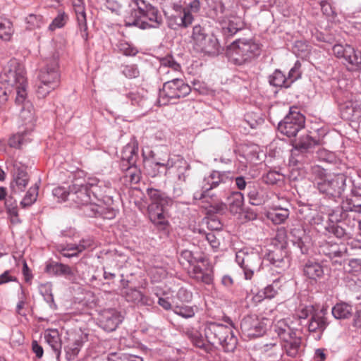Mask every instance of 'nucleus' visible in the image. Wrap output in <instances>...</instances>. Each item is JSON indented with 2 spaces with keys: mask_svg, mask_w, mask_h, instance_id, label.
Masks as SVG:
<instances>
[{
  "mask_svg": "<svg viewBox=\"0 0 361 361\" xmlns=\"http://www.w3.org/2000/svg\"><path fill=\"white\" fill-rule=\"evenodd\" d=\"M156 166H164L166 170L176 169L178 180L185 182L188 174H186L189 165L180 156H170L167 153L163 157H154Z\"/></svg>",
  "mask_w": 361,
  "mask_h": 361,
  "instance_id": "obj_16",
  "label": "nucleus"
},
{
  "mask_svg": "<svg viewBox=\"0 0 361 361\" xmlns=\"http://www.w3.org/2000/svg\"><path fill=\"white\" fill-rule=\"evenodd\" d=\"M150 221L159 229H164L169 225L166 211L149 214Z\"/></svg>",
  "mask_w": 361,
  "mask_h": 361,
  "instance_id": "obj_49",
  "label": "nucleus"
},
{
  "mask_svg": "<svg viewBox=\"0 0 361 361\" xmlns=\"http://www.w3.org/2000/svg\"><path fill=\"white\" fill-rule=\"evenodd\" d=\"M290 235L293 245L296 246L302 254L307 253L310 238L305 231L300 227H295L291 229Z\"/></svg>",
  "mask_w": 361,
  "mask_h": 361,
  "instance_id": "obj_28",
  "label": "nucleus"
},
{
  "mask_svg": "<svg viewBox=\"0 0 361 361\" xmlns=\"http://www.w3.org/2000/svg\"><path fill=\"white\" fill-rule=\"evenodd\" d=\"M190 37L192 49L196 52L207 55H217L219 53L220 46L217 38L208 35L205 27L200 24L193 26Z\"/></svg>",
  "mask_w": 361,
  "mask_h": 361,
  "instance_id": "obj_7",
  "label": "nucleus"
},
{
  "mask_svg": "<svg viewBox=\"0 0 361 361\" xmlns=\"http://www.w3.org/2000/svg\"><path fill=\"white\" fill-rule=\"evenodd\" d=\"M305 276L315 281L322 279L324 276V266L314 260H308L303 267Z\"/></svg>",
  "mask_w": 361,
  "mask_h": 361,
  "instance_id": "obj_31",
  "label": "nucleus"
},
{
  "mask_svg": "<svg viewBox=\"0 0 361 361\" xmlns=\"http://www.w3.org/2000/svg\"><path fill=\"white\" fill-rule=\"evenodd\" d=\"M68 19V15L64 12H59L57 16L52 20L49 26V30L54 31L57 28L63 27Z\"/></svg>",
  "mask_w": 361,
  "mask_h": 361,
  "instance_id": "obj_55",
  "label": "nucleus"
},
{
  "mask_svg": "<svg viewBox=\"0 0 361 361\" xmlns=\"http://www.w3.org/2000/svg\"><path fill=\"white\" fill-rule=\"evenodd\" d=\"M244 195L240 192H233L228 197L229 211L233 214H240L243 211Z\"/></svg>",
  "mask_w": 361,
  "mask_h": 361,
  "instance_id": "obj_38",
  "label": "nucleus"
},
{
  "mask_svg": "<svg viewBox=\"0 0 361 361\" xmlns=\"http://www.w3.org/2000/svg\"><path fill=\"white\" fill-rule=\"evenodd\" d=\"M170 68L173 72H178L180 69V66L178 63L171 56H167L161 60V66L159 71L164 73H169Z\"/></svg>",
  "mask_w": 361,
  "mask_h": 361,
  "instance_id": "obj_47",
  "label": "nucleus"
},
{
  "mask_svg": "<svg viewBox=\"0 0 361 361\" xmlns=\"http://www.w3.org/2000/svg\"><path fill=\"white\" fill-rule=\"evenodd\" d=\"M191 92V87L183 80L173 78L164 83L159 90L157 103L166 106L169 103H176L177 99L185 97Z\"/></svg>",
  "mask_w": 361,
  "mask_h": 361,
  "instance_id": "obj_8",
  "label": "nucleus"
},
{
  "mask_svg": "<svg viewBox=\"0 0 361 361\" xmlns=\"http://www.w3.org/2000/svg\"><path fill=\"white\" fill-rule=\"evenodd\" d=\"M345 271L357 276L361 274V259H352L349 260L348 264L344 267Z\"/></svg>",
  "mask_w": 361,
  "mask_h": 361,
  "instance_id": "obj_57",
  "label": "nucleus"
},
{
  "mask_svg": "<svg viewBox=\"0 0 361 361\" xmlns=\"http://www.w3.org/2000/svg\"><path fill=\"white\" fill-rule=\"evenodd\" d=\"M39 84L36 90L39 98L46 97L51 92L58 88L61 82L59 66V55L53 54L44 60V65L38 75Z\"/></svg>",
  "mask_w": 361,
  "mask_h": 361,
  "instance_id": "obj_3",
  "label": "nucleus"
},
{
  "mask_svg": "<svg viewBox=\"0 0 361 361\" xmlns=\"http://www.w3.org/2000/svg\"><path fill=\"white\" fill-rule=\"evenodd\" d=\"M334 211H339L338 214L341 215V218L346 217V213L348 212L361 214V202L347 198L342 202L341 208Z\"/></svg>",
  "mask_w": 361,
  "mask_h": 361,
  "instance_id": "obj_39",
  "label": "nucleus"
},
{
  "mask_svg": "<svg viewBox=\"0 0 361 361\" xmlns=\"http://www.w3.org/2000/svg\"><path fill=\"white\" fill-rule=\"evenodd\" d=\"M88 335L80 333L73 343H69L64 348L66 352V358L68 361L74 360L78 355L83 344L87 341Z\"/></svg>",
  "mask_w": 361,
  "mask_h": 361,
  "instance_id": "obj_30",
  "label": "nucleus"
},
{
  "mask_svg": "<svg viewBox=\"0 0 361 361\" xmlns=\"http://www.w3.org/2000/svg\"><path fill=\"white\" fill-rule=\"evenodd\" d=\"M53 195L57 197L60 201H70L69 199V190L67 191L66 188L63 187H57L53 190Z\"/></svg>",
  "mask_w": 361,
  "mask_h": 361,
  "instance_id": "obj_62",
  "label": "nucleus"
},
{
  "mask_svg": "<svg viewBox=\"0 0 361 361\" xmlns=\"http://www.w3.org/2000/svg\"><path fill=\"white\" fill-rule=\"evenodd\" d=\"M123 320L121 312L116 309L105 310L101 314L99 326L105 331L111 332L116 329Z\"/></svg>",
  "mask_w": 361,
  "mask_h": 361,
  "instance_id": "obj_20",
  "label": "nucleus"
},
{
  "mask_svg": "<svg viewBox=\"0 0 361 361\" xmlns=\"http://www.w3.org/2000/svg\"><path fill=\"white\" fill-rule=\"evenodd\" d=\"M122 73L129 79H133L139 77L140 71L137 66L135 64H128L122 66Z\"/></svg>",
  "mask_w": 361,
  "mask_h": 361,
  "instance_id": "obj_59",
  "label": "nucleus"
},
{
  "mask_svg": "<svg viewBox=\"0 0 361 361\" xmlns=\"http://www.w3.org/2000/svg\"><path fill=\"white\" fill-rule=\"evenodd\" d=\"M319 144V140L314 139L309 135H305L295 140L293 144V154L298 156L300 154L310 153L312 149Z\"/></svg>",
  "mask_w": 361,
  "mask_h": 361,
  "instance_id": "obj_26",
  "label": "nucleus"
},
{
  "mask_svg": "<svg viewBox=\"0 0 361 361\" xmlns=\"http://www.w3.org/2000/svg\"><path fill=\"white\" fill-rule=\"evenodd\" d=\"M333 52L337 58L344 60L348 69L353 71L361 69V51L355 50L352 46L337 44L333 47Z\"/></svg>",
  "mask_w": 361,
  "mask_h": 361,
  "instance_id": "obj_12",
  "label": "nucleus"
},
{
  "mask_svg": "<svg viewBox=\"0 0 361 361\" xmlns=\"http://www.w3.org/2000/svg\"><path fill=\"white\" fill-rule=\"evenodd\" d=\"M121 295L128 302H132L137 305L151 306L153 305V300L144 295L141 291L136 288H130L121 290Z\"/></svg>",
  "mask_w": 361,
  "mask_h": 361,
  "instance_id": "obj_22",
  "label": "nucleus"
},
{
  "mask_svg": "<svg viewBox=\"0 0 361 361\" xmlns=\"http://www.w3.org/2000/svg\"><path fill=\"white\" fill-rule=\"evenodd\" d=\"M80 36L85 41L88 39L86 13L82 0H73Z\"/></svg>",
  "mask_w": 361,
  "mask_h": 361,
  "instance_id": "obj_24",
  "label": "nucleus"
},
{
  "mask_svg": "<svg viewBox=\"0 0 361 361\" xmlns=\"http://www.w3.org/2000/svg\"><path fill=\"white\" fill-rule=\"evenodd\" d=\"M45 272L51 276H72L73 272L71 267L67 264L59 263L56 262H51L47 264Z\"/></svg>",
  "mask_w": 361,
  "mask_h": 361,
  "instance_id": "obj_34",
  "label": "nucleus"
},
{
  "mask_svg": "<svg viewBox=\"0 0 361 361\" xmlns=\"http://www.w3.org/2000/svg\"><path fill=\"white\" fill-rule=\"evenodd\" d=\"M300 66L301 64L299 61H296L294 64V66L289 71L288 76H286L287 82L289 87L296 80L300 78Z\"/></svg>",
  "mask_w": 361,
  "mask_h": 361,
  "instance_id": "obj_58",
  "label": "nucleus"
},
{
  "mask_svg": "<svg viewBox=\"0 0 361 361\" xmlns=\"http://www.w3.org/2000/svg\"><path fill=\"white\" fill-rule=\"evenodd\" d=\"M186 335L194 345L200 348H205L204 341L197 331H188Z\"/></svg>",
  "mask_w": 361,
  "mask_h": 361,
  "instance_id": "obj_60",
  "label": "nucleus"
},
{
  "mask_svg": "<svg viewBox=\"0 0 361 361\" xmlns=\"http://www.w3.org/2000/svg\"><path fill=\"white\" fill-rule=\"evenodd\" d=\"M173 311L176 314L184 319H190L195 315L197 307L195 306H189L185 305H176L173 306Z\"/></svg>",
  "mask_w": 361,
  "mask_h": 361,
  "instance_id": "obj_48",
  "label": "nucleus"
},
{
  "mask_svg": "<svg viewBox=\"0 0 361 361\" xmlns=\"http://www.w3.org/2000/svg\"><path fill=\"white\" fill-rule=\"evenodd\" d=\"M77 248L76 244L69 243L66 245H60L58 250L63 257L71 258L79 255Z\"/></svg>",
  "mask_w": 361,
  "mask_h": 361,
  "instance_id": "obj_52",
  "label": "nucleus"
},
{
  "mask_svg": "<svg viewBox=\"0 0 361 361\" xmlns=\"http://www.w3.org/2000/svg\"><path fill=\"white\" fill-rule=\"evenodd\" d=\"M326 314V310L322 309L312 314L308 321V331L317 334L315 338L317 340L321 338L322 333L328 326Z\"/></svg>",
  "mask_w": 361,
  "mask_h": 361,
  "instance_id": "obj_18",
  "label": "nucleus"
},
{
  "mask_svg": "<svg viewBox=\"0 0 361 361\" xmlns=\"http://www.w3.org/2000/svg\"><path fill=\"white\" fill-rule=\"evenodd\" d=\"M339 211H333L330 214L329 222L325 226L326 231L338 238L344 240L352 239L355 234L357 220L341 218Z\"/></svg>",
  "mask_w": 361,
  "mask_h": 361,
  "instance_id": "obj_9",
  "label": "nucleus"
},
{
  "mask_svg": "<svg viewBox=\"0 0 361 361\" xmlns=\"http://www.w3.org/2000/svg\"><path fill=\"white\" fill-rule=\"evenodd\" d=\"M342 118L357 121L361 118V106L355 102L348 101L340 105Z\"/></svg>",
  "mask_w": 361,
  "mask_h": 361,
  "instance_id": "obj_27",
  "label": "nucleus"
},
{
  "mask_svg": "<svg viewBox=\"0 0 361 361\" xmlns=\"http://www.w3.org/2000/svg\"><path fill=\"white\" fill-rule=\"evenodd\" d=\"M129 7L124 20L126 27L135 26L145 30L158 27L162 23L158 10L144 0H132Z\"/></svg>",
  "mask_w": 361,
  "mask_h": 361,
  "instance_id": "obj_1",
  "label": "nucleus"
},
{
  "mask_svg": "<svg viewBox=\"0 0 361 361\" xmlns=\"http://www.w3.org/2000/svg\"><path fill=\"white\" fill-rule=\"evenodd\" d=\"M319 252L329 258L342 257L348 252L345 244L324 242L320 245Z\"/></svg>",
  "mask_w": 361,
  "mask_h": 361,
  "instance_id": "obj_29",
  "label": "nucleus"
},
{
  "mask_svg": "<svg viewBox=\"0 0 361 361\" xmlns=\"http://www.w3.org/2000/svg\"><path fill=\"white\" fill-rule=\"evenodd\" d=\"M117 47L119 51L125 56H134L138 52L135 47L126 41H120L117 44Z\"/></svg>",
  "mask_w": 361,
  "mask_h": 361,
  "instance_id": "obj_53",
  "label": "nucleus"
},
{
  "mask_svg": "<svg viewBox=\"0 0 361 361\" xmlns=\"http://www.w3.org/2000/svg\"><path fill=\"white\" fill-rule=\"evenodd\" d=\"M89 190L92 197L95 200H103L106 197H109L108 190L110 188L105 186L103 183L97 180H91L87 182Z\"/></svg>",
  "mask_w": 361,
  "mask_h": 361,
  "instance_id": "obj_35",
  "label": "nucleus"
},
{
  "mask_svg": "<svg viewBox=\"0 0 361 361\" xmlns=\"http://www.w3.org/2000/svg\"><path fill=\"white\" fill-rule=\"evenodd\" d=\"M25 142L24 133H18L11 136L8 140L11 147L19 148Z\"/></svg>",
  "mask_w": 361,
  "mask_h": 361,
  "instance_id": "obj_61",
  "label": "nucleus"
},
{
  "mask_svg": "<svg viewBox=\"0 0 361 361\" xmlns=\"http://www.w3.org/2000/svg\"><path fill=\"white\" fill-rule=\"evenodd\" d=\"M200 233L202 234V235L204 237V238L207 240V242L209 243V245L213 248H218L219 246V241L216 238V235L213 232H209L206 233L205 231L202 232L200 231Z\"/></svg>",
  "mask_w": 361,
  "mask_h": 361,
  "instance_id": "obj_64",
  "label": "nucleus"
},
{
  "mask_svg": "<svg viewBox=\"0 0 361 361\" xmlns=\"http://www.w3.org/2000/svg\"><path fill=\"white\" fill-rule=\"evenodd\" d=\"M247 196L249 202L252 205H260L264 203V197L259 185L252 181H248Z\"/></svg>",
  "mask_w": 361,
  "mask_h": 361,
  "instance_id": "obj_36",
  "label": "nucleus"
},
{
  "mask_svg": "<svg viewBox=\"0 0 361 361\" xmlns=\"http://www.w3.org/2000/svg\"><path fill=\"white\" fill-rule=\"evenodd\" d=\"M233 327L216 322H209L204 327V336L212 345H219L227 353L233 352L238 344V339L232 330Z\"/></svg>",
  "mask_w": 361,
  "mask_h": 361,
  "instance_id": "obj_5",
  "label": "nucleus"
},
{
  "mask_svg": "<svg viewBox=\"0 0 361 361\" xmlns=\"http://www.w3.org/2000/svg\"><path fill=\"white\" fill-rule=\"evenodd\" d=\"M229 181L228 176L225 172L213 171L202 181L201 189L195 192V200H204L209 196V191L221 185H225Z\"/></svg>",
  "mask_w": 361,
  "mask_h": 361,
  "instance_id": "obj_14",
  "label": "nucleus"
},
{
  "mask_svg": "<svg viewBox=\"0 0 361 361\" xmlns=\"http://www.w3.org/2000/svg\"><path fill=\"white\" fill-rule=\"evenodd\" d=\"M138 159V144L132 142L127 144L121 152V168L125 169L126 166L135 165Z\"/></svg>",
  "mask_w": 361,
  "mask_h": 361,
  "instance_id": "obj_25",
  "label": "nucleus"
},
{
  "mask_svg": "<svg viewBox=\"0 0 361 361\" xmlns=\"http://www.w3.org/2000/svg\"><path fill=\"white\" fill-rule=\"evenodd\" d=\"M256 352L259 361H277L283 356L282 348L276 342L264 344Z\"/></svg>",
  "mask_w": 361,
  "mask_h": 361,
  "instance_id": "obj_19",
  "label": "nucleus"
},
{
  "mask_svg": "<svg viewBox=\"0 0 361 361\" xmlns=\"http://www.w3.org/2000/svg\"><path fill=\"white\" fill-rule=\"evenodd\" d=\"M347 177L343 173L330 176L317 183L319 192L326 197L336 201L340 198L346 187Z\"/></svg>",
  "mask_w": 361,
  "mask_h": 361,
  "instance_id": "obj_10",
  "label": "nucleus"
},
{
  "mask_svg": "<svg viewBox=\"0 0 361 361\" xmlns=\"http://www.w3.org/2000/svg\"><path fill=\"white\" fill-rule=\"evenodd\" d=\"M177 298L183 302H188L192 299V293L185 288H180L176 294Z\"/></svg>",
  "mask_w": 361,
  "mask_h": 361,
  "instance_id": "obj_63",
  "label": "nucleus"
},
{
  "mask_svg": "<svg viewBox=\"0 0 361 361\" xmlns=\"http://www.w3.org/2000/svg\"><path fill=\"white\" fill-rule=\"evenodd\" d=\"M69 199L78 206L87 205L94 203L90 195L87 182L85 183H74L69 187Z\"/></svg>",
  "mask_w": 361,
  "mask_h": 361,
  "instance_id": "obj_17",
  "label": "nucleus"
},
{
  "mask_svg": "<svg viewBox=\"0 0 361 361\" xmlns=\"http://www.w3.org/2000/svg\"><path fill=\"white\" fill-rule=\"evenodd\" d=\"M212 200L211 196L209 197L202 200L203 202L209 203V206L207 207V212L209 214H223L227 209V205L222 202H209L208 200Z\"/></svg>",
  "mask_w": 361,
  "mask_h": 361,
  "instance_id": "obj_50",
  "label": "nucleus"
},
{
  "mask_svg": "<svg viewBox=\"0 0 361 361\" xmlns=\"http://www.w3.org/2000/svg\"><path fill=\"white\" fill-rule=\"evenodd\" d=\"M14 32L12 23L0 18V38L4 41H10Z\"/></svg>",
  "mask_w": 361,
  "mask_h": 361,
  "instance_id": "obj_45",
  "label": "nucleus"
},
{
  "mask_svg": "<svg viewBox=\"0 0 361 361\" xmlns=\"http://www.w3.org/2000/svg\"><path fill=\"white\" fill-rule=\"evenodd\" d=\"M305 118L298 111V108L292 106L289 113L279 122L278 130L288 137H295L305 128Z\"/></svg>",
  "mask_w": 361,
  "mask_h": 361,
  "instance_id": "obj_11",
  "label": "nucleus"
},
{
  "mask_svg": "<svg viewBox=\"0 0 361 361\" xmlns=\"http://www.w3.org/2000/svg\"><path fill=\"white\" fill-rule=\"evenodd\" d=\"M18 104H22V108L20 112V117L23 121L25 125L32 126L34 125L35 119V109L32 104L26 100V97L23 102H16Z\"/></svg>",
  "mask_w": 361,
  "mask_h": 361,
  "instance_id": "obj_37",
  "label": "nucleus"
},
{
  "mask_svg": "<svg viewBox=\"0 0 361 361\" xmlns=\"http://www.w3.org/2000/svg\"><path fill=\"white\" fill-rule=\"evenodd\" d=\"M125 171V177L131 183H137L140 180V171L135 165L126 166L125 169H122Z\"/></svg>",
  "mask_w": 361,
  "mask_h": 361,
  "instance_id": "obj_51",
  "label": "nucleus"
},
{
  "mask_svg": "<svg viewBox=\"0 0 361 361\" xmlns=\"http://www.w3.org/2000/svg\"><path fill=\"white\" fill-rule=\"evenodd\" d=\"M273 328L281 341L290 338V336L295 333L285 319L276 321L274 324Z\"/></svg>",
  "mask_w": 361,
  "mask_h": 361,
  "instance_id": "obj_40",
  "label": "nucleus"
},
{
  "mask_svg": "<svg viewBox=\"0 0 361 361\" xmlns=\"http://www.w3.org/2000/svg\"><path fill=\"white\" fill-rule=\"evenodd\" d=\"M269 323V320L267 318H259L257 315H247L240 322V329L243 334L249 338L259 337L266 332Z\"/></svg>",
  "mask_w": 361,
  "mask_h": 361,
  "instance_id": "obj_13",
  "label": "nucleus"
},
{
  "mask_svg": "<svg viewBox=\"0 0 361 361\" xmlns=\"http://www.w3.org/2000/svg\"><path fill=\"white\" fill-rule=\"evenodd\" d=\"M289 216V211L287 209H274L268 213V218L275 224L283 223Z\"/></svg>",
  "mask_w": 361,
  "mask_h": 361,
  "instance_id": "obj_46",
  "label": "nucleus"
},
{
  "mask_svg": "<svg viewBox=\"0 0 361 361\" xmlns=\"http://www.w3.org/2000/svg\"><path fill=\"white\" fill-rule=\"evenodd\" d=\"M44 338L59 357L61 353V343L58 331H49L45 334Z\"/></svg>",
  "mask_w": 361,
  "mask_h": 361,
  "instance_id": "obj_42",
  "label": "nucleus"
},
{
  "mask_svg": "<svg viewBox=\"0 0 361 361\" xmlns=\"http://www.w3.org/2000/svg\"><path fill=\"white\" fill-rule=\"evenodd\" d=\"M147 194L149 199L148 206L167 207L172 203V200L167 195L155 188H147Z\"/></svg>",
  "mask_w": 361,
  "mask_h": 361,
  "instance_id": "obj_32",
  "label": "nucleus"
},
{
  "mask_svg": "<svg viewBox=\"0 0 361 361\" xmlns=\"http://www.w3.org/2000/svg\"><path fill=\"white\" fill-rule=\"evenodd\" d=\"M331 312L337 319H348L352 315L353 307L346 302H339L333 307Z\"/></svg>",
  "mask_w": 361,
  "mask_h": 361,
  "instance_id": "obj_41",
  "label": "nucleus"
},
{
  "mask_svg": "<svg viewBox=\"0 0 361 361\" xmlns=\"http://www.w3.org/2000/svg\"><path fill=\"white\" fill-rule=\"evenodd\" d=\"M39 183H35L33 186H31L27 191L25 197L20 202V206L23 208L30 207L37 200L39 192Z\"/></svg>",
  "mask_w": 361,
  "mask_h": 361,
  "instance_id": "obj_44",
  "label": "nucleus"
},
{
  "mask_svg": "<svg viewBox=\"0 0 361 361\" xmlns=\"http://www.w3.org/2000/svg\"><path fill=\"white\" fill-rule=\"evenodd\" d=\"M30 178L25 169L22 166H14L13 179L10 183L12 194H19L27 187Z\"/></svg>",
  "mask_w": 361,
  "mask_h": 361,
  "instance_id": "obj_21",
  "label": "nucleus"
},
{
  "mask_svg": "<svg viewBox=\"0 0 361 361\" xmlns=\"http://www.w3.org/2000/svg\"><path fill=\"white\" fill-rule=\"evenodd\" d=\"M0 84L15 90L16 102H23L27 97L25 71L16 59H11L4 66L0 75Z\"/></svg>",
  "mask_w": 361,
  "mask_h": 361,
  "instance_id": "obj_2",
  "label": "nucleus"
},
{
  "mask_svg": "<svg viewBox=\"0 0 361 361\" xmlns=\"http://www.w3.org/2000/svg\"><path fill=\"white\" fill-rule=\"evenodd\" d=\"M281 341L282 350L284 349L288 356L295 357L299 354L301 348V338L297 336L295 333L290 336V338H286Z\"/></svg>",
  "mask_w": 361,
  "mask_h": 361,
  "instance_id": "obj_33",
  "label": "nucleus"
},
{
  "mask_svg": "<svg viewBox=\"0 0 361 361\" xmlns=\"http://www.w3.org/2000/svg\"><path fill=\"white\" fill-rule=\"evenodd\" d=\"M235 261L243 269L245 279H251L255 271H259L262 264V259L258 253H250L243 250L238 251L235 255Z\"/></svg>",
  "mask_w": 361,
  "mask_h": 361,
  "instance_id": "obj_15",
  "label": "nucleus"
},
{
  "mask_svg": "<svg viewBox=\"0 0 361 361\" xmlns=\"http://www.w3.org/2000/svg\"><path fill=\"white\" fill-rule=\"evenodd\" d=\"M193 21L194 17L188 9L178 14H172L167 19L168 26L173 30L187 28Z\"/></svg>",
  "mask_w": 361,
  "mask_h": 361,
  "instance_id": "obj_23",
  "label": "nucleus"
},
{
  "mask_svg": "<svg viewBox=\"0 0 361 361\" xmlns=\"http://www.w3.org/2000/svg\"><path fill=\"white\" fill-rule=\"evenodd\" d=\"M179 261L187 262L192 267L189 271L190 276L198 282L212 284L214 280L212 268L206 260L204 255L200 252L184 250L180 252Z\"/></svg>",
  "mask_w": 361,
  "mask_h": 361,
  "instance_id": "obj_4",
  "label": "nucleus"
},
{
  "mask_svg": "<svg viewBox=\"0 0 361 361\" xmlns=\"http://www.w3.org/2000/svg\"><path fill=\"white\" fill-rule=\"evenodd\" d=\"M42 16L40 15L30 14L25 18L26 28L28 30H35L39 28L43 24Z\"/></svg>",
  "mask_w": 361,
  "mask_h": 361,
  "instance_id": "obj_54",
  "label": "nucleus"
},
{
  "mask_svg": "<svg viewBox=\"0 0 361 361\" xmlns=\"http://www.w3.org/2000/svg\"><path fill=\"white\" fill-rule=\"evenodd\" d=\"M242 27L240 25V22L234 20H229L228 23L222 27L223 34L226 37L233 36L238 31L241 30Z\"/></svg>",
  "mask_w": 361,
  "mask_h": 361,
  "instance_id": "obj_56",
  "label": "nucleus"
},
{
  "mask_svg": "<svg viewBox=\"0 0 361 361\" xmlns=\"http://www.w3.org/2000/svg\"><path fill=\"white\" fill-rule=\"evenodd\" d=\"M269 82L271 86L277 87H289L286 75L280 70L276 69L269 76Z\"/></svg>",
  "mask_w": 361,
  "mask_h": 361,
  "instance_id": "obj_43",
  "label": "nucleus"
},
{
  "mask_svg": "<svg viewBox=\"0 0 361 361\" xmlns=\"http://www.w3.org/2000/svg\"><path fill=\"white\" fill-rule=\"evenodd\" d=\"M259 54V44L252 39H237L228 47L226 51L228 61L237 66L249 63Z\"/></svg>",
  "mask_w": 361,
  "mask_h": 361,
  "instance_id": "obj_6",
  "label": "nucleus"
}]
</instances>
